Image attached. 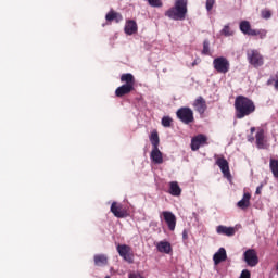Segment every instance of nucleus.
Segmentation results:
<instances>
[{
	"mask_svg": "<svg viewBox=\"0 0 278 278\" xmlns=\"http://www.w3.org/2000/svg\"><path fill=\"white\" fill-rule=\"evenodd\" d=\"M255 102L245 96H237L235 99V116L239 121L251 116L255 112Z\"/></svg>",
	"mask_w": 278,
	"mask_h": 278,
	"instance_id": "nucleus-1",
	"label": "nucleus"
},
{
	"mask_svg": "<svg viewBox=\"0 0 278 278\" xmlns=\"http://www.w3.org/2000/svg\"><path fill=\"white\" fill-rule=\"evenodd\" d=\"M188 14V0H175L174 7L165 12V16L172 21H186Z\"/></svg>",
	"mask_w": 278,
	"mask_h": 278,
	"instance_id": "nucleus-2",
	"label": "nucleus"
},
{
	"mask_svg": "<svg viewBox=\"0 0 278 278\" xmlns=\"http://www.w3.org/2000/svg\"><path fill=\"white\" fill-rule=\"evenodd\" d=\"M121 83L124 84L115 90V96L121 98L125 94L134 92V86H136V77L131 73L122 74Z\"/></svg>",
	"mask_w": 278,
	"mask_h": 278,
	"instance_id": "nucleus-3",
	"label": "nucleus"
},
{
	"mask_svg": "<svg viewBox=\"0 0 278 278\" xmlns=\"http://www.w3.org/2000/svg\"><path fill=\"white\" fill-rule=\"evenodd\" d=\"M239 29L244 34V36H258L261 40H264L266 37V30L251 28V22L249 21H241Z\"/></svg>",
	"mask_w": 278,
	"mask_h": 278,
	"instance_id": "nucleus-4",
	"label": "nucleus"
},
{
	"mask_svg": "<svg viewBox=\"0 0 278 278\" xmlns=\"http://www.w3.org/2000/svg\"><path fill=\"white\" fill-rule=\"evenodd\" d=\"M176 116L185 125H190V123H194V112L188 106H182L178 109L176 112Z\"/></svg>",
	"mask_w": 278,
	"mask_h": 278,
	"instance_id": "nucleus-5",
	"label": "nucleus"
},
{
	"mask_svg": "<svg viewBox=\"0 0 278 278\" xmlns=\"http://www.w3.org/2000/svg\"><path fill=\"white\" fill-rule=\"evenodd\" d=\"M213 68L222 75H227V72L231 68V64L227 58L218 56L213 60Z\"/></svg>",
	"mask_w": 278,
	"mask_h": 278,
	"instance_id": "nucleus-6",
	"label": "nucleus"
},
{
	"mask_svg": "<svg viewBox=\"0 0 278 278\" xmlns=\"http://www.w3.org/2000/svg\"><path fill=\"white\" fill-rule=\"evenodd\" d=\"M116 249L117 253L125 260V262L134 264V252H131V247L127 244H118Z\"/></svg>",
	"mask_w": 278,
	"mask_h": 278,
	"instance_id": "nucleus-7",
	"label": "nucleus"
},
{
	"mask_svg": "<svg viewBox=\"0 0 278 278\" xmlns=\"http://www.w3.org/2000/svg\"><path fill=\"white\" fill-rule=\"evenodd\" d=\"M249 63L254 66V68H260V66H264V56L260 54L257 50H251L248 52Z\"/></svg>",
	"mask_w": 278,
	"mask_h": 278,
	"instance_id": "nucleus-8",
	"label": "nucleus"
},
{
	"mask_svg": "<svg viewBox=\"0 0 278 278\" xmlns=\"http://www.w3.org/2000/svg\"><path fill=\"white\" fill-rule=\"evenodd\" d=\"M244 262L248 264V266H251L252 268L257 266L260 264V258L257 257V252L253 249H249L243 254Z\"/></svg>",
	"mask_w": 278,
	"mask_h": 278,
	"instance_id": "nucleus-9",
	"label": "nucleus"
},
{
	"mask_svg": "<svg viewBox=\"0 0 278 278\" xmlns=\"http://www.w3.org/2000/svg\"><path fill=\"white\" fill-rule=\"evenodd\" d=\"M162 216H163L169 231H175V227H177V217L175 216V214H173V212H170V211H164L162 213Z\"/></svg>",
	"mask_w": 278,
	"mask_h": 278,
	"instance_id": "nucleus-10",
	"label": "nucleus"
},
{
	"mask_svg": "<svg viewBox=\"0 0 278 278\" xmlns=\"http://www.w3.org/2000/svg\"><path fill=\"white\" fill-rule=\"evenodd\" d=\"M205 144H207V137L203 134L197 135L191 139V151H199Z\"/></svg>",
	"mask_w": 278,
	"mask_h": 278,
	"instance_id": "nucleus-11",
	"label": "nucleus"
},
{
	"mask_svg": "<svg viewBox=\"0 0 278 278\" xmlns=\"http://www.w3.org/2000/svg\"><path fill=\"white\" fill-rule=\"evenodd\" d=\"M111 212L115 216V218H127V210L123 207V204H118L116 202H113L111 204Z\"/></svg>",
	"mask_w": 278,
	"mask_h": 278,
	"instance_id": "nucleus-12",
	"label": "nucleus"
},
{
	"mask_svg": "<svg viewBox=\"0 0 278 278\" xmlns=\"http://www.w3.org/2000/svg\"><path fill=\"white\" fill-rule=\"evenodd\" d=\"M217 166H219L224 177H231V172H229V162L225 157H219L216 160Z\"/></svg>",
	"mask_w": 278,
	"mask_h": 278,
	"instance_id": "nucleus-13",
	"label": "nucleus"
},
{
	"mask_svg": "<svg viewBox=\"0 0 278 278\" xmlns=\"http://www.w3.org/2000/svg\"><path fill=\"white\" fill-rule=\"evenodd\" d=\"M150 160L154 164H164V155L162 154V151H160V148H152Z\"/></svg>",
	"mask_w": 278,
	"mask_h": 278,
	"instance_id": "nucleus-14",
	"label": "nucleus"
},
{
	"mask_svg": "<svg viewBox=\"0 0 278 278\" xmlns=\"http://www.w3.org/2000/svg\"><path fill=\"white\" fill-rule=\"evenodd\" d=\"M193 108L195 112H199V114H205V110H207V103L205 102V99H203V97L200 96L194 101Z\"/></svg>",
	"mask_w": 278,
	"mask_h": 278,
	"instance_id": "nucleus-15",
	"label": "nucleus"
},
{
	"mask_svg": "<svg viewBox=\"0 0 278 278\" xmlns=\"http://www.w3.org/2000/svg\"><path fill=\"white\" fill-rule=\"evenodd\" d=\"M156 249L159 253H166V255H170L173 253V245L168 241H161L156 244Z\"/></svg>",
	"mask_w": 278,
	"mask_h": 278,
	"instance_id": "nucleus-16",
	"label": "nucleus"
},
{
	"mask_svg": "<svg viewBox=\"0 0 278 278\" xmlns=\"http://www.w3.org/2000/svg\"><path fill=\"white\" fill-rule=\"evenodd\" d=\"M216 232H217L219 236H228V237H231V236H236V228L219 225V226H217V228H216Z\"/></svg>",
	"mask_w": 278,
	"mask_h": 278,
	"instance_id": "nucleus-17",
	"label": "nucleus"
},
{
	"mask_svg": "<svg viewBox=\"0 0 278 278\" xmlns=\"http://www.w3.org/2000/svg\"><path fill=\"white\" fill-rule=\"evenodd\" d=\"M225 260H227V251L225 248H220L213 256L215 266H218V264H220V262H225Z\"/></svg>",
	"mask_w": 278,
	"mask_h": 278,
	"instance_id": "nucleus-18",
	"label": "nucleus"
},
{
	"mask_svg": "<svg viewBox=\"0 0 278 278\" xmlns=\"http://www.w3.org/2000/svg\"><path fill=\"white\" fill-rule=\"evenodd\" d=\"M138 31V24L134 20H128L125 25V34L134 36Z\"/></svg>",
	"mask_w": 278,
	"mask_h": 278,
	"instance_id": "nucleus-19",
	"label": "nucleus"
},
{
	"mask_svg": "<svg viewBox=\"0 0 278 278\" xmlns=\"http://www.w3.org/2000/svg\"><path fill=\"white\" fill-rule=\"evenodd\" d=\"M251 205V193L245 192L243 198L237 203V207L240 210H248Z\"/></svg>",
	"mask_w": 278,
	"mask_h": 278,
	"instance_id": "nucleus-20",
	"label": "nucleus"
},
{
	"mask_svg": "<svg viewBox=\"0 0 278 278\" xmlns=\"http://www.w3.org/2000/svg\"><path fill=\"white\" fill-rule=\"evenodd\" d=\"M256 147L257 149H266V140L264 135V129H258L256 132Z\"/></svg>",
	"mask_w": 278,
	"mask_h": 278,
	"instance_id": "nucleus-21",
	"label": "nucleus"
},
{
	"mask_svg": "<svg viewBox=\"0 0 278 278\" xmlns=\"http://www.w3.org/2000/svg\"><path fill=\"white\" fill-rule=\"evenodd\" d=\"M105 20L109 23H112V21H115V23H121V21H123V15L114 10H111L110 13H106Z\"/></svg>",
	"mask_w": 278,
	"mask_h": 278,
	"instance_id": "nucleus-22",
	"label": "nucleus"
},
{
	"mask_svg": "<svg viewBox=\"0 0 278 278\" xmlns=\"http://www.w3.org/2000/svg\"><path fill=\"white\" fill-rule=\"evenodd\" d=\"M169 194L172 197H181V187H179L178 181H172L169 182Z\"/></svg>",
	"mask_w": 278,
	"mask_h": 278,
	"instance_id": "nucleus-23",
	"label": "nucleus"
},
{
	"mask_svg": "<svg viewBox=\"0 0 278 278\" xmlns=\"http://www.w3.org/2000/svg\"><path fill=\"white\" fill-rule=\"evenodd\" d=\"M150 142L152 144V149L160 148V135L157 134V130L151 132Z\"/></svg>",
	"mask_w": 278,
	"mask_h": 278,
	"instance_id": "nucleus-24",
	"label": "nucleus"
},
{
	"mask_svg": "<svg viewBox=\"0 0 278 278\" xmlns=\"http://www.w3.org/2000/svg\"><path fill=\"white\" fill-rule=\"evenodd\" d=\"M93 260L96 266H105V264H108V256L104 254H97Z\"/></svg>",
	"mask_w": 278,
	"mask_h": 278,
	"instance_id": "nucleus-25",
	"label": "nucleus"
},
{
	"mask_svg": "<svg viewBox=\"0 0 278 278\" xmlns=\"http://www.w3.org/2000/svg\"><path fill=\"white\" fill-rule=\"evenodd\" d=\"M269 168L276 179H278V160L270 159Z\"/></svg>",
	"mask_w": 278,
	"mask_h": 278,
	"instance_id": "nucleus-26",
	"label": "nucleus"
},
{
	"mask_svg": "<svg viewBox=\"0 0 278 278\" xmlns=\"http://www.w3.org/2000/svg\"><path fill=\"white\" fill-rule=\"evenodd\" d=\"M202 55H212V52L210 50V40L208 39H205L203 41Z\"/></svg>",
	"mask_w": 278,
	"mask_h": 278,
	"instance_id": "nucleus-27",
	"label": "nucleus"
},
{
	"mask_svg": "<svg viewBox=\"0 0 278 278\" xmlns=\"http://www.w3.org/2000/svg\"><path fill=\"white\" fill-rule=\"evenodd\" d=\"M222 36H233V31H231V28L229 27V25H225L224 28L220 30Z\"/></svg>",
	"mask_w": 278,
	"mask_h": 278,
	"instance_id": "nucleus-28",
	"label": "nucleus"
},
{
	"mask_svg": "<svg viewBox=\"0 0 278 278\" xmlns=\"http://www.w3.org/2000/svg\"><path fill=\"white\" fill-rule=\"evenodd\" d=\"M162 125L163 127H170V125H173V118H170V116H164L162 118Z\"/></svg>",
	"mask_w": 278,
	"mask_h": 278,
	"instance_id": "nucleus-29",
	"label": "nucleus"
},
{
	"mask_svg": "<svg viewBox=\"0 0 278 278\" xmlns=\"http://www.w3.org/2000/svg\"><path fill=\"white\" fill-rule=\"evenodd\" d=\"M148 3L152 8H162V0H148Z\"/></svg>",
	"mask_w": 278,
	"mask_h": 278,
	"instance_id": "nucleus-30",
	"label": "nucleus"
},
{
	"mask_svg": "<svg viewBox=\"0 0 278 278\" xmlns=\"http://www.w3.org/2000/svg\"><path fill=\"white\" fill-rule=\"evenodd\" d=\"M261 16H262V18L268 20V18H270V16H273V12H270V10H263L261 12Z\"/></svg>",
	"mask_w": 278,
	"mask_h": 278,
	"instance_id": "nucleus-31",
	"label": "nucleus"
},
{
	"mask_svg": "<svg viewBox=\"0 0 278 278\" xmlns=\"http://www.w3.org/2000/svg\"><path fill=\"white\" fill-rule=\"evenodd\" d=\"M215 3H216V0H206V10H207V12H212V9L214 8Z\"/></svg>",
	"mask_w": 278,
	"mask_h": 278,
	"instance_id": "nucleus-32",
	"label": "nucleus"
},
{
	"mask_svg": "<svg viewBox=\"0 0 278 278\" xmlns=\"http://www.w3.org/2000/svg\"><path fill=\"white\" fill-rule=\"evenodd\" d=\"M239 278H251V271H249V269H243Z\"/></svg>",
	"mask_w": 278,
	"mask_h": 278,
	"instance_id": "nucleus-33",
	"label": "nucleus"
},
{
	"mask_svg": "<svg viewBox=\"0 0 278 278\" xmlns=\"http://www.w3.org/2000/svg\"><path fill=\"white\" fill-rule=\"evenodd\" d=\"M182 240H188V230L182 231Z\"/></svg>",
	"mask_w": 278,
	"mask_h": 278,
	"instance_id": "nucleus-34",
	"label": "nucleus"
},
{
	"mask_svg": "<svg viewBox=\"0 0 278 278\" xmlns=\"http://www.w3.org/2000/svg\"><path fill=\"white\" fill-rule=\"evenodd\" d=\"M255 194H262V185L256 188Z\"/></svg>",
	"mask_w": 278,
	"mask_h": 278,
	"instance_id": "nucleus-35",
	"label": "nucleus"
},
{
	"mask_svg": "<svg viewBox=\"0 0 278 278\" xmlns=\"http://www.w3.org/2000/svg\"><path fill=\"white\" fill-rule=\"evenodd\" d=\"M248 141L249 142H254L255 141V137H253V136L248 137Z\"/></svg>",
	"mask_w": 278,
	"mask_h": 278,
	"instance_id": "nucleus-36",
	"label": "nucleus"
},
{
	"mask_svg": "<svg viewBox=\"0 0 278 278\" xmlns=\"http://www.w3.org/2000/svg\"><path fill=\"white\" fill-rule=\"evenodd\" d=\"M274 81H275V79H269V80L267 81V85L270 86V84H273Z\"/></svg>",
	"mask_w": 278,
	"mask_h": 278,
	"instance_id": "nucleus-37",
	"label": "nucleus"
},
{
	"mask_svg": "<svg viewBox=\"0 0 278 278\" xmlns=\"http://www.w3.org/2000/svg\"><path fill=\"white\" fill-rule=\"evenodd\" d=\"M250 131L251 134H255V127H251Z\"/></svg>",
	"mask_w": 278,
	"mask_h": 278,
	"instance_id": "nucleus-38",
	"label": "nucleus"
},
{
	"mask_svg": "<svg viewBox=\"0 0 278 278\" xmlns=\"http://www.w3.org/2000/svg\"><path fill=\"white\" fill-rule=\"evenodd\" d=\"M197 65V63H193L192 66Z\"/></svg>",
	"mask_w": 278,
	"mask_h": 278,
	"instance_id": "nucleus-39",
	"label": "nucleus"
}]
</instances>
